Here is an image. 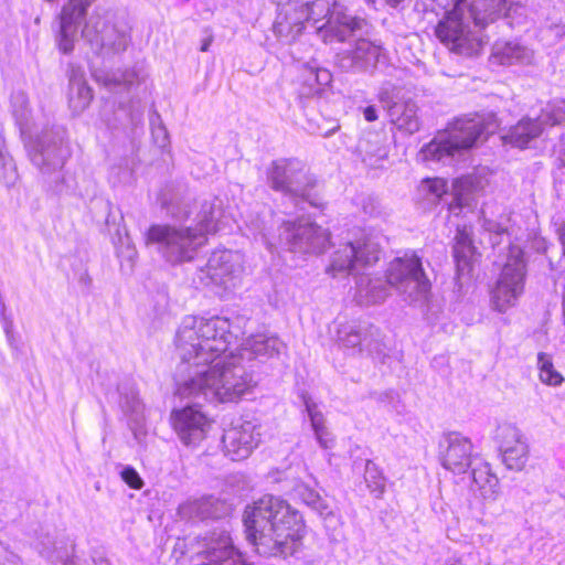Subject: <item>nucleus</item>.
Returning <instances> with one entry per match:
<instances>
[{
	"instance_id": "1",
	"label": "nucleus",
	"mask_w": 565,
	"mask_h": 565,
	"mask_svg": "<svg viewBox=\"0 0 565 565\" xmlns=\"http://www.w3.org/2000/svg\"><path fill=\"white\" fill-rule=\"evenodd\" d=\"M235 339L227 318L185 317L174 341L181 360L175 394L222 403H237L249 394L256 386L252 365L235 353L225 355Z\"/></svg>"
},
{
	"instance_id": "2",
	"label": "nucleus",
	"mask_w": 565,
	"mask_h": 565,
	"mask_svg": "<svg viewBox=\"0 0 565 565\" xmlns=\"http://www.w3.org/2000/svg\"><path fill=\"white\" fill-rule=\"evenodd\" d=\"M380 255L381 246L376 237L359 231L338 244L331 254L327 273L332 276H359L355 298L361 305L383 302L390 295V287L409 303H424L431 284L424 271L422 258L415 252H407L390 263L385 279L363 275V270L379 262Z\"/></svg>"
},
{
	"instance_id": "3",
	"label": "nucleus",
	"mask_w": 565,
	"mask_h": 565,
	"mask_svg": "<svg viewBox=\"0 0 565 565\" xmlns=\"http://www.w3.org/2000/svg\"><path fill=\"white\" fill-rule=\"evenodd\" d=\"M167 213L184 225H152L147 241L157 245L158 253L170 264L192 260L206 243V235L218 230L222 201L216 196L193 199L189 195L167 205Z\"/></svg>"
},
{
	"instance_id": "4",
	"label": "nucleus",
	"mask_w": 565,
	"mask_h": 565,
	"mask_svg": "<svg viewBox=\"0 0 565 565\" xmlns=\"http://www.w3.org/2000/svg\"><path fill=\"white\" fill-rule=\"evenodd\" d=\"M445 9L435 28L436 38L451 52L465 56L480 53L486 41L481 31L500 17L521 9L509 0H434Z\"/></svg>"
},
{
	"instance_id": "5",
	"label": "nucleus",
	"mask_w": 565,
	"mask_h": 565,
	"mask_svg": "<svg viewBox=\"0 0 565 565\" xmlns=\"http://www.w3.org/2000/svg\"><path fill=\"white\" fill-rule=\"evenodd\" d=\"M247 540L262 556L294 555L305 527L302 516L286 500L264 495L244 512Z\"/></svg>"
},
{
	"instance_id": "6",
	"label": "nucleus",
	"mask_w": 565,
	"mask_h": 565,
	"mask_svg": "<svg viewBox=\"0 0 565 565\" xmlns=\"http://www.w3.org/2000/svg\"><path fill=\"white\" fill-rule=\"evenodd\" d=\"M302 9L307 23L327 44L348 42L367 25L364 19L348 14L340 0H312L302 3Z\"/></svg>"
},
{
	"instance_id": "7",
	"label": "nucleus",
	"mask_w": 565,
	"mask_h": 565,
	"mask_svg": "<svg viewBox=\"0 0 565 565\" xmlns=\"http://www.w3.org/2000/svg\"><path fill=\"white\" fill-rule=\"evenodd\" d=\"M497 125L476 115L455 120L444 135L425 145L420 150L424 161L446 162L462 150L472 148L484 135L493 134Z\"/></svg>"
},
{
	"instance_id": "8",
	"label": "nucleus",
	"mask_w": 565,
	"mask_h": 565,
	"mask_svg": "<svg viewBox=\"0 0 565 565\" xmlns=\"http://www.w3.org/2000/svg\"><path fill=\"white\" fill-rule=\"evenodd\" d=\"M267 179L274 191L282 193L300 210H303V206H301L303 203L318 206L311 194L316 181L301 161L296 159L273 161L267 171Z\"/></svg>"
},
{
	"instance_id": "9",
	"label": "nucleus",
	"mask_w": 565,
	"mask_h": 565,
	"mask_svg": "<svg viewBox=\"0 0 565 565\" xmlns=\"http://www.w3.org/2000/svg\"><path fill=\"white\" fill-rule=\"evenodd\" d=\"M82 36L97 55L104 57L122 53L130 42L126 29L115 22V15L99 8L85 22Z\"/></svg>"
},
{
	"instance_id": "10",
	"label": "nucleus",
	"mask_w": 565,
	"mask_h": 565,
	"mask_svg": "<svg viewBox=\"0 0 565 565\" xmlns=\"http://www.w3.org/2000/svg\"><path fill=\"white\" fill-rule=\"evenodd\" d=\"M66 131L62 127L42 131L29 146V156L32 163L42 175L50 178L56 174V189L63 181L62 168L71 156V149L65 140Z\"/></svg>"
},
{
	"instance_id": "11",
	"label": "nucleus",
	"mask_w": 565,
	"mask_h": 565,
	"mask_svg": "<svg viewBox=\"0 0 565 565\" xmlns=\"http://www.w3.org/2000/svg\"><path fill=\"white\" fill-rule=\"evenodd\" d=\"M524 280L525 264L523 252L520 247L510 245L508 259L490 292L492 309L503 313L511 307H514L519 297L523 294Z\"/></svg>"
},
{
	"instance_id": "12",
	"label": "nucleus",
	"mask_w": 565,
	"mask_h": 565,
	"mask_svg": "<svg viewBox=\"0 0 565 565\" xmlns=\"http://www.w3.org/2000/svg\"><path fill=\"white\" fill-rule=\"evenodd\" d=\"M338 344L352 355L383 359L385 344L381 330L366 321H347L337 330Z\"/></svg>"
},
{
	"instance_id": "13",
	"label": "nucleus",
	"mask_w": 565,
	"mask_h": 565,
	"mask_svg": "<svg viewBox=\"0 0 565 565\" xmlns=\"http://www.w3.org/2000/svg\"><path fill=\"white\" fill-rule=\"evenodd\" d=\"M330 235L321 226L307 222H285L279 228L278 244L281 249L300 254L324 252Z\"/></svg>"
},
{
	"instance_id": "14",
	"label": "nucleus",
	"mask_w": 565,
	"mask_h": 565,
	"mask_svg": "<svg viewBox=\"0 0 565 565\" xmlns=\"http://www.w3.org/2000/svg\"><path fill=\"white\" fill-rule=\"evenodd\" d=\"M364 29L354 39V46L335 55V64L344 72L373 73L380 65L388 63L385 50L363 38Z\"/></svg>"
},
{
	"instance_id": "15",
	"label": "nucleus",
	"mask_w": 565,
	"mask_h": 565,
	"mask_svg": "<svg viewBox=\"0 0 565 565\" xmlns=\"http://www.w3.org/2000/svg\"><path fill=\"white\" fill-rule=\"evenodd\" d=\"M441 466L454 473L461 475L479 460L473 454L471 440L457 431H450L443 436L438 445Z\"/></svg>"
},
{
	"instance_id": "16",
	"label": "nucleus",
	"mask_w": 565,
	"mask_h": 565,
	"mask_svg": "<svg viewBox=\"0 0 565 565\" xmlns=\"http://www.w3.org/2000/svg\"><path fill=\"white\" fill-rule=\"evenodd\" d=\"M260 427L254 422L243 420L224 430L222 444L225 456L233 461L246 459L260 441Z\"/></svg>"
},
{
	"instance_id": "17",
	"label": "nucleus",
	"mask_w": 565,
	"mask_h": 565,
	"mask_svg": "<svg viewBox=\"0 0 565 565\" xmlns=\"http://www.w3.org/2000/svg\"><path fill=\"white\" fill-rule=\"evenodd\" d=\"M243 271V257L238 252L215 250L211 254L206 266L201 270L214 285L234 288Z\"/></svg>"
},
{
	"instance_id": "18",
	"label": "nucleus",
	"mask_w": 565,
	"mask_h": 565,
	"mask_svg": "<svg viewBox=\"0 0 565 565\" xmlns=\"http://www.w3.org/2000/svg\"><path fill=\"white\" fill-rule=\"evenodd\" d=\"M171 423L178 437L185 446L199 445L206 437L211 427V422L206 415L193 406L173 411Z\"/></svg>"
},
{
	"instance_id": "19",
	"label": "nucleus",
	"mask_w": 565,
	"mask_h": 565,
	"mask_svg": "<svg viewBox=\"0 0 565 565\" xmlns=\"http://www.w3.org/2000/svg\"><path fill=\"white\" fill-rule=\"evenodd\" d=\"M502 460L510 470H522L529 459V445L524 435L513 425H503L498 429Z\"/></svg>"
},
{
	"instance_id": "20",
	"label": "nucleus",
	"mask_w": 565,
	"mask_h": 565,
	"mask_svg": "<svg viewBox=\"0 0 565 565\" xmlns=\"http://www.w3.org/2000/svg\"><path fill=\"white\" fill-rule=\"evenodd\" d=\"M307 23L302 3L288 2L279 9L273 30L284 43H292L305 30Z\"/></svg>"
},
{
	"instance_id": "21",
	"label": "nucleus",
	"mask_w": 565,
	"mask_h": 565,
	"mask_svg": "<svg viewBox=\"0 0 565 565\" xmlns=\"http://www.w3.org/2000/svg\"><path fill=\"white\" fill-rule=\"evenodd\" d=\"M286 345L275 335L256 334L247 338L235 353L248 364L254 360L265 362L285 352Z\"/></svg>"
},
{
	"instance_id": "22",
	"label": "nucleus",
	"mask_w": 565,
	"mask_h": 565,
	"mask_svg": "<svg viewBox=\"0 0 565 565\" xmlns=\"http://www.w3.org/2000/svg\"><path fill=\"white\" fill-rule=\"evenodd\" d=\"M35 548L41 556L53 564L85 565V562L75 555V546L64 540L56 541L50 535L43 536Z\"/></svg>"
},
{
	"instance_id": "23",
	"label": "nucleus",
	"mask_w": 565,
	"mask_h": 565,
	"mask_svg": "<svg viewBox=\"0 0 565 565\" xmlns=\"http://www.w3.org/2000/svg\"><path fill=\"white\" fill-rule=\"evenodd\" d=\"M471 490L483 500L494 501L499 495V479L491 472L490 465L480 458L471 467Z\"/></svg>"
},
{
	"instance_id": "24",
	"label": "nucleus",
	"mask_w": 565,
	"mask_h": 565,
	"mask_svg": "<svg viewBox=\"0 0 565 565\" xmlns=\"http://www.w3.org/2000/svg\"><path fill=\"white\" fill-rule=\"evenodd\" d=\"M356 153L365 166L379 167L388 156L385 137L375 131L364 134L358 141Z\"/></svg>"
},
{
	"instance_id": "25",
	"label": "nucleus",
	"mask_w": 565,
	"mask_h": 565,
	"mask_svg": "<svg viewBox=\"0 0 565 565\" xmlns=\"http://www.w3.org/2000/svg\"><path fill=\"white\" fill-rule=\"evenodd\" d=\"M545 125L548 124L543 114L535 119L523 118L510 128L503 140L507 143L523 149L543 132Z\"/></svg>"
},
{
	"instance_id": "26",
	"label": "nucleus",
	"mask_w": 565,
	"mask_h": 565,
	"mask_svg": "<svg viewBox=\"0 0 565 565\" xmlns=\"http://www.w3.org/2000/svg\"><path fill=\"white\" fill-rule=\"evenodd\" d=\"M294 495L315 511L326 522V526L338 523V516L327 500L308 484L297 483L294 488Z\"/></svg>"
},
{
	"instance_id": "27",
	"label": "nucleus",
	"mask_w": 565,
	"mask_h": 565,
	"mask_svg": "<svg viewBox=\"0 0 565 565\" xmlns=\"http://www.w3.org/2000/svg\"><path fill=\"white\" fill-rule=\"evenodd\" d=\"M93 100V90L87 85L84 72L72 67L70 73L68 104L74 115L82 114Z\"/></svg>"
},
{
	"instance_id": "28",
	"label": "nucleus",
	"mask_w": 565,
	"mask_h": 565,
	"mask_svg": "<svg viewBox=\"0 0 565 565\" xmlns=\"http://www.w3.org/2000/svg\"><path fill=\"white\" fill-rule=\"evenodd\" d=\"M475 253L476 248L472 244L471 234L468 228L466 226L457 228L454 245V258L459 277L470 274Z\"/></svg>"
},
{
	"instance_id": "29",
	"label": "nucleus",
	"mask_w": 565,
	"mask_h": 565,
	"mask_svg": "<svg viewBox=\"0 0 565 565\" xmlns=\"http://www.w3.org/2000/svg\"><path fill=\"white\" fill-rule=\"evenodd\" d=\"M418 107L412 102L394 103L388 109L391 121L399 129L414 134L420 128Z\"/></svg>"
},
{
	"instance_id": "30",
	"label": "nucleus",
	"mask_w": 565,
	"mask_h": 565,
	"mask_svg": "<svg viewBox=\"0 0 565 565\" xmlns=\"http://www.w3.org/2000/svg\"><path fill=\"white\" fill-rule=\"evenodd\" d=\"M480 189L481 181L473 175L461 177L452 183L454 198L459 206H470Z\"/></svg>"
},
{
	"instance_id": "31",
	"label": "nucleus",
	"mask_w": 565,
	"mask_h": 565,
	"mask_svg": "<svg viewBox=\"0 0 565 565\" xmlns=\"http://www.w3.org/2000/svg\"><path fill=\"white\" fill-rule=\"evenodd\" d=\"M97 82L109 88L120 87L131 88L139 83V75L135 70L117 71L111 74L95 75Z\"/></svg>"
},
{
	"instance_id": "32",
	"label": "nucleus",
	"mask_w": 565,
	"mask_h": 565,
	"mask_svg": "<svg viewBox=\"0 0 565 565\" xmlns=\"http://www.w3.org/2000/svg\"><path fill=\"white\" fill-rule=\"evenodd\" d=\"M494 56L500 64H512L514 62H523L529 57V51L518 43L497 44L494 46Z\"/></svg>"
},
{
	"instance_id": "33",
	"label": "nucleus",
	"mask_w": 565,
	"mask_h": 565,
	"mask_svg": "<svg viewBox=\"0 0 565 565\" xmlns=\"http://www.w3.org/2000/svg\"><path fill=\"white\" fill-rule=\"evenodd\" d=\"M10 104L11 113L17 124L23 128L28 125L31 115V108L26 94L23 90L13 92L11 94Z\"/></svg>"
},
{
	"instance_id": "34",
	"label": "nucleus",
	"mask_w": 565,
	"mask_h": 565,
	"mask_svg": "<svg viewBox=\"0 0 565 565\" xmlns=\"http://www.w3.org/2000/svg\"><path fill=\"white\" fill-rule=\"evenodd\" d=\"M537 367L540 371V380L543 383L557 386L564 381L562 374L554 369L552 358L544 352H541L537 355Z\"/></svg>"
},
{
	"instance_id": "35",
	"label": "nucleus",
	"mask_w": 565,
	"mask_h": 565,
	"mask_svg": "<svg viewBox=\"0 0 565 565\" xmlns=\"http://www.w3.org/2000/svg\"><path fill=\"white\" fill-rule=\"evenodd\" d=\"M364 481L369 490L380 498L385 491V477L372 460H365Z\"/></svg>"
},
{
	"instance_id": "36",
	"label": "nucleus",
	"mask_w": 565,
	"mask_h": 565,
	"mask_svg": "<svg viewBox=\"0 0 565 565\" xmlns=\"http://www.w3.org/2000/svg\"><path fill=\"white\" fill-rule=\"evenodd\" d=\"M150 125L152 138L156 145L160 148L167 147L169 143V134L158 113H153L151 116Z\"/></svg>"
},
{
	"instance_id": "37",
	"label": "nucleus",
	"mask_w": 565,
	"mask_h": 565,
	"mask_svg": "<svg viewBox=\"0 0 565 565\" xmlns=\"http://www.w3.org/2000/svg\"><path fill=\"white\" fill-rule=\"evenodd\" d=\"M15 180V168L12 159L3 151L2 141L0 142V182L10 185Z\"/></svg>"
},
{
	"instance_id": "38",
	"label": "nucleus",
	"mask_w": 565,
	"mask_h": 565,
	"mask_svg": "<svg viewBox=\"0 0 565 565\" xmlns=\"http://www.w3.org/2000/svg\"><path fill=\"white\" fill-rule=\"evenodd\" d=\"M303 404L311 422L313 431L324 429V417L318 405L308 396L303 395Z\"/></svg>"
},
{
	"instance_id": "39",
	"label": "nucleus",
	"mask_w": 565,
	"mask_h": 565,
	"mask_svg": "<svg viewBox=\"0 0 565 565\" xmlns=\"http://www.w3.org/2000/svg\"><path fill=\"white\" fill-rule=\"evenodd\" d=\"M120 245L116 246L117 256L121 262H127L129 267L132 268L135 259L137 257V250L131 245V241L128 236L125 239L120 238Z\"/></svg>"
},
{
	"instance_id": "40",
	"label": "nucleus",
	"mask_w": 565,
	"mask_h": 565,
	"mask_svg": "<svg viewBox=\"0 0 565 565\" xmlns=\"http://www.w3.org/2000/svg\"><path fill=\"white\" fill-rule=\"evenodd\" d=\"M306 72L308 73L307 81L320 86L328 85L332 78L331 73L326 68H319L310 65L306 67Z\"/></svg>"
},
{
	"instance_id": "41",
	"label": "nucleus",
	"mask_w": 565,
	"mask_h": 565,
	"mask_svg": "<svg viewBox=\"0 0 565 565\" xmlns=\"http://www.w3.org/2000/svg\"><path fill=\"white\" fill-rule=\"evenodd\" d=\"M543 115L550 126L565 121V99L546 109Z\"/></svg>"
},
{
	"instance_id": "42",
	"label": "nucleus",
	"mask_w": 565,
	"mask_h": 565,
	"mask_svg": "<svg viewBox=\"0 0 565 565\" xmlns=\"http://www.w3.org/2000/svg\"><path fill=\"white\" fill-rule=\"evenodd\" d=\"M424 189L427 190L435 200L440 199L448 191L447 182L444 179L435 178L427 180Z\"/></svg>"
},
{
	"instance_id": "43",
	"label": "nucleus",
	"mask_w": 565,
	"mask_h": 565,
	"mask_svg": "<svg viewBox=\"0 0 565 565\" xmlns=\"http://www.w3.org/2000/svg\"><path fill=\"white\" fill-rule=\"evenodd\" d=\"M122 480L132 489H141L143 481L132 467H125L121 471Z\"/></svg>"
},
{
	"instance_id": "44",
	"label": "nucleus",
	"mask_w": 565,
	"mask_h": 565,
	"mask_svg": "<svg viewBox=\"0 0 565 565\" xmlns=\"http://www.w3.org/2000/svg\"><path fill=\"white\" fill-rule=\"evenodd\" d=\"M0 565H21L20 556L2 542H0Z\"/></svg>"
},
{
	"instance_id": "45",
	"label": "nucleus",
	"mask_w": 565,
	"mask_h": 565,
	"mask_svg": "<svg viewBox=\"0 0 565 565\" xmlns=\"http://www.w3.org/2000/svg\"><path fill=\"white\" fill-rule=\"evenodd\" d=\"M120 405L124 411L131 413H140L142 409V404L139 401L136 393L131 392L130 395L125 396L120 399Z\"/></svg>"
},
{
	"instance_id": "46",
	"label": "nucleus",
	"mask_w": 565,
	"mask_h": 565,
	"mask_svg": "<svg viewBox=\"0 0 565 565\" xmlns=\"http://www.w3.org/2000/svg\"><path fill=\"white\" fill-rule=\"evenodd\" d=\"M483 227L490 234H493V237H491V242L493 245L500 243V241L497 239L499 236L507 234L505 228L501 224L491 220H484Z\"/></svg>"
},
{
	"instance_id": "47",
	"label": "nucleus",
	"mask_w": 565,
	"mask_h": 565,
	"mask_svg": "<svg viewBox=\"0 0 565 565\" xmlns=\"http://www.w3.org/2000/svg\"><path fill=\"white\" fill-rule=\"evenodd\" d=\"M316 438L321 447L329 448L332 444V438L327 428L315 431Z\"/></svg>"
},
{
	"instance_id": "48",
	"label": "nucleus",
	"mask_w": 565,
	"mask_h": 565,
	"mask_svg": "<svg viewBox=\"0 0 565 565\" xmlns=\"http://www.w3.org/2000/svg\"><path fill=\"white\" fill-rule=\"evenodd\" d=\"M2 329L6 335H12L13 332V320L9 315H2L0 317Z\"/></svg>"
},
{
	"instance_id": "49",
	"label": "nucleus",
	"mask_w": 565,
	"mask_h": 565,
	"mask_svg": "<svg viewBox=\"0 0 565 565\" xmlns=\"http://www.w3.org/2000/svg\"><path fill=\"white\" fill-rule=\"evenodd\" d=\"M363 115L365 120L367 121H374L377 119V110L374 106H367L363 110Z\"/></svg>"
},
{
	"instance_id": "50",
	"label": "nucleus",
	"mask_w": 565,
	"mask_h": 565,
	"mask_svg": "<svg viewBox=\"0 0 565 565\" xmlns=\"http://www.w3.org/2000/svg\"><path fill=\"white\" fill-rule=\"evenodd\" d=\"M475 542H477L483 546H488L493 542V537L490 533H483V534L479 533L477 535V540Z\"/></svg>"
},
{
	"instance_id": "51",
	"label": "nucleus",
	"mask_w": 565,
	"mask_h": 565,
	"mask_svg": "<svg viewBox=\"0 0 565 565\" xmlns=\"http://www.w3.org/2000/svg\"><path fill=\"white\" fill-rule=\"evenodd\" d=\"M212 42H213V36H212V35H210V36L205 38V39L202 41V44H201V49H200V50H201L202 52H207V51H209V49H210V46H211V44H212Z\"/></svg>"
},
{
	"instance_id": "52",
	"label": "nucleus",
	"mask_w": 565,
	"mask_h": 565,
	"mask_svg": "<svg viewBox=\"0 0 565 565\" xmlns=\"http://www.w3.org/2000/svg\"><path fill=\"white\" fill-rule=\"evenodd\" d=\"M559 154L565 164V135L561 138Z\"/></svg>"
},
{
	"instance_id": "53",
	"label": "nucleus",
	"mask_w": 565,
	"mask_h": 565,
	"mask_svg": "<svg viewBox=\"0 0 565 565\" xmlns=\"http://www.w3.org/2000/svg\"><path fill=\"white\" fill-rule=\"evenodd\" d=\"M96 565H110V562L107 558H98L94 561Z\"/></svg>"
},
{
	"instance_id": "54",
	"label": "nucleus",
	"mask_w": 565,
	"mask_h": 565,
	"mask_svg": "<svg viewBox=\"0 0 565 565\" xmlns=\"http://www.w3.org/2000/svg\"><path fill=\"white\" fill-rule=\"evenodd\" d=\"M278 6V10L281 9L282 6H286L288 2H292L291 0H273Z\"/></svg>"
},
{
	"instance_id": "55",
	"label": "nucleus",
	"mask_w": 565,
	"mask_h": 565,
	"mask_svg": "<svg viewBox=\"0 0 565 565\" xmlns=\"http://www.w3.org/2000/svg\"><path fill=\"white\" fill-rule=\"evenodd\" d=\"M403 0H386L387 4L391 7H397Z\"/></svg>"
},
{
	"instance_id": "56",
	"label": "nucleus",
	"mask_w": 565,
	"mask_h": 565,
	"mask_svg": "<svg viewBox=\"0 0 565 565\" xmlns=\"http://www.w3.org/2000/svg\"><path fill=\"white\" fill-rule=\"evenodd\" d=\"M7 341L10 345H13L14 343V333L12 332V335H6Z\"/></svg>"
},
{
	"instance_id": "57",
	"label": "nucleus",
	"mask_w": 565,
	"mask_h": 565,
	"mask_svg": "<svg viewBox=\"0 0 565 565\" xmlns=\"http://www.w3.org/2000/svg\"><path fill=\"white\" fill-rule=\"evenodd\" d=\"M561 239H562V244H563V248H564V253H565V230H564V233L561 236Z\"/></svg>"
}]
</instances>
